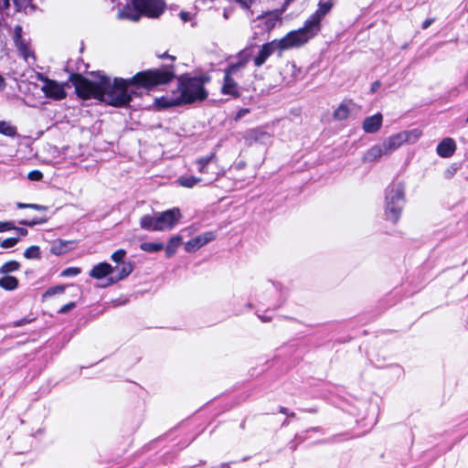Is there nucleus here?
<instances>
[{"label": "nucleus", "mask_w": 468, "mask_h": 468, "mask_svg": "<svg viewBox=\"0 0 468 468\" xmlns=\"http://www.w3.org/2000/svg\"><path fill=\"white\" fill-rule=\"evenodd\" d=\"M173 77V73L168 70L155 69L139 72L129 80H111L101 74L87 79L80 74H74L70 81L78 96L84 100L96 99L112 106L124 107L133 97L142 94L141 89H151L167 83Z\"/></svg>", "instance_id": "1"}, {"label": "nucleus", "mask_w": 468, "mask_h": 468, "mask_svg": "<svg viewBox=\"0 0 468 468\" xmlns=\"http://www.w3.org/2000/svg\"><path fill=\"white\" fill-rule=\"evenodd\" d=\"M208 81L209 78L206 76L183 75L178 79L176 90L156 98L154 104L157 109L162 110L203 101L208 95L205 89V84Z\"/></svg>", "instance_id": "2"}, {"label": "nucleus", "mask_w": 468, "mask_h": 468, "mask_svg": "<svg viewBox=\"0 0 468 468\" xmlns=\"http://www.w3.org/2000/svg\"><path fill=\"white\" fill-rule=\"evenodd\" d=\"M303 45H304L303 42L295 31H290L283 37L262 45L258 55L254 58V64L256 67H261L273 53L278 52L281 55L284 50L299 48Z\"/></svg>", "instance_id": "3"}, {"label": "nucleus", "mask_w": 468, "mask_h": 468, "mask_svg": "<svg viewBox=\"0 0 468 468\" xmlns=\"http://www.w3.org/2000/svg\"><path fill=\"white\" fill-rule=\"evenodd\" d=\"M132 5H127L118 13L119 18L137 21L142 15L149 17H157L165 7L162 0H132Z\"/></svg>", "instance_id": "4"}, {"label": "nucleus", "mask_w": 468, "mask_h": 468, "mask_svg": "<svg viewBox=\"0 0 468 468\" xmlns=\"http://www.w3.org/2000/svg\"><path fill=\"white\" fill-rule=\"evenodd\" d=\"M182 218L179 208H172L154 216L146 215L141 218V228L147 230L165 231L172 229Z\"/></svg>", "instance_id": "5"}, {"label": "nucleus", "mask_w": 468, "mask_h": 468, "mask_svg": "<svg viewBox=\"0 0 468 468\" xmlns=\"http://www.w3.org/2000/svg\"><path fill=\"white\" fill-rule=\"evenodd\" d=\"M405 205V188L401 184L390 187L386 195L385 217L386 219L396 223L402 213Z\"/></svg>", "instance_id": "6"}, {"label": "nucleus", "mask_w": 468, "mask_h": 468, "mask_svg": "<svg viewBox=\"0 0 468 468\" xmlns=\"http://www.w3.org/2000/svg\"><path fill=\"white\" fill-rule=\"evenodd\" d=\"M331 7V3L321 4L319 9L305 22L304 26L298 30H294L303 44H306L317 35L320 31V22Z\"/></svg>", "instance_id": "7"}, {"label": "nucleus", "mask_w": 468, "mask_h": 468, "mask_svg": "<svg viewBox=\"0 0 468 468\" xmlns=\"http://www.w3.org/2000/svg\"><path fill=\"white\" fill-rule=\"evenodd\" d=\"M421 135L422 132L419 129L402 131L388 136L382 142V144L388 154L390 155L393 152H395L403 144H416L420 140Z\"/></svg>", "instance_id": "8"}, {"label": "nucleus", "mask_w": 468, "mask_h": 468, "mask_svg": "<svg viewBox=\"0 0 468 468\" xmlns=\"http://www.w3.org/2000/svg\"><path fill=\"white\" fill-rule=\"evenodd\" d=\"M249 58L250 55L245 53L242 55V58L240 59V61L231 65L228 69L221 87L222 94L229 95L233 98H236L239 95V85L236 80L234 79V76L239 71L240 69H242L245 66Z\"/></svg>", "instance_id": "9"}, {"label": "nucleus", "mask_w": 468, "mask_h": 468, "mask_svg": "<svg viewBox=\"0 0 468 468\" xmlns=\"http://www.w3.org/2000/svg\"><path fill=\"white\" fill-rule=\"evenodd\" d=\"M36 76L41 82L40 84H36V86L40 88L47 98L52 100H62L66 97L64 84L44 78L39 73H37Z\"/></svg>", "instance_id": "10"}, {"label": "nucleus", "mask_w": 468, "mask_h": 468, "mask_svg": "<svg viewBox=\"0 0 468 468\" xmlns=\"http://www.w3.org/2000/svg\"><path fill=\"white\" fill-rule=\"evenodd\" d=\"M216 235L212 231L202 233L194 239L187 241L185 245V249L188 252H194L200 249L201 247L205 246L208 242L215 239Z\"/></svg>", "instance_id": "11"}, {"label": "nucleus", "mask_w": 468, "mask_h": 468, "mask_svg": "<svg viewBox=\"0 0 468 468\" xmlns=\"http://www.w3.org/2000/svg\"><path fill=\"white\" fill-rule=\"evenodd\" d=\"M13 41L20 55L25 60H27V58L29 57V49L27 44L23 38V27L20 25H16L14 27Z\"/></svg>", "instance_id": "12"}, {"label": "nucleus", "mask_w": 468, "mask_h": 468, "mask_svg": "<svg viewBox=\"0 0 468 468\" xmlns=\"http://www.w3.org/2000/svg\"><path fill=\"white\" fill-rule=\"evenodd\" d=\"M49 218L50 211L48 207L31 204V227L45 223Z\"/></svg>", "instance_id": "13"}, {"label": "nucleus", "mask_w": 468, "mask_h": 468, "mask_svg": "<svg viewBox=\"0 0 468 468\" xmlns=\"http://www.w3.org/2000/svg\"><path fill=\"white\" fill-rule=\"evenodd\" d=\"M280 16H281V14L279 12L273 11V12H268V13H265L264 15L259 16L257 17V20L260 23L259 26L262 27L263 29H265L267 31H270L280 21V19H281Z\"/></svg>", "instance_id": "14"}, {"label": "nucleus", "mask_w": 468, "mask_h": 468, "mask_svg": "<svg viewBox=\"0 0 468 468\" xmlns=\"http://www.w3.org/2000/svg\"><path fill=\"white\" fill-rule=\"evenodd\" d=\"M383 122V116L381 113H376L372 116L367 117L362 124L363 130L367 133H377Z\"/></svg>", "instance_id": "15"}, {"label": "nucleus", "mask_w": 468, "mask_h": 468, "mask_svg": "<svg viewBox=\"0 0 468 468\" xmlns=\"http://www.w3.org/2000/svg\"><path fill=\"white\" fill-rule=\"evenodd\" d=\"M383 155H388L385 150L383 144H375L369 148L363 156L364 162H375L380 159Z\"/></svg>", "instance_id": "16"}, {"label": "nucleus", "mask_w": 468, "mask_h": 468, "mask_svg": "<svg viewBox=\"0 0 468 468\" xmlns=\"http://www.w3.org/2000/svg\"><path fill=\"white\" fill-rule=\"evenodd\" d=\"M456 149V144L453 139L445 138L437 146V154L441 157L452 156Z\"/></svg>", "instance_id": "17"}, {"label": "nucleus", "mask_w": 468, "mask_h": 468, "mask_svg": "<svg viewBox=\"0 0 468 468\" xmlns=\"http://www.w3.org/2000/svg\"><path fill=\"white\" fill-rule=\"evenodd\" d=\"M75 249V242L72 240L58 239L51 246V252L55 255H63Z\"/></svg>", "instance_id": "18"}, {"label": "nucleus", "mask_w": 468, "mask_h": 468, "mask_svg": "<svg viewBox=\"0 0 468 468\" xmlns=\"http://www.w3.org/2000/svg\"><path fill=\"white\" fill-rule=\"evenodd\" d=\"M113 271V268L107 262H101L96 264L90 271V276L100 280L107 277Z\"/></svg>", "instance_id": "19"}, {"label": "nucleus", "mask_w": 468, "mask_h": 468, "mask_svg": "<svg viewBox=\"0 0 468 468\" xmlns=\"http://www.w3.org/2000/svg\"><path fill=\"white\" fill-rule=\"evenodd\" d=\"M182 243V238L178 235L172 237L166 247H165V254L167 257H172L180 247Z\"/></svg>", "instance_id": "20"}, {"label": "nucleus", "mask_w": 468, "mask_h": 468, "mask_svg": "<svg viewBox=\"0 0 468 468\" xmlns=\"http://www.w3.org/2000/svg\"><path fill=\"white\" fill-rule=\"evenodd\" d=\"M17 286L18 280L14 276L5 275L0 278V287L5 290L12 291L15 290Z\"/></svg>", "instance_id": "21"}, {"label": "nucleus", "mask_w": 468, "mask_h": 468, "mask_svg": "<svg viewBox=\"0 0 468 468\" xmlns=\"http://www.w3.org/2000/svg\"><path fill=\"white\" fill-rule=\"evenodd\" d=\"M202 179L200 177H195L192 176H182L178 177L177 182L183 187L191 188L197 184L200 183Z\"/></svg>", "instance_id": "22"}, {"label": "nucleus", "mask_w": 468, "mask_h": 468, "mask_svg": "<svg viewBox=\"0 0 468 468\" xmlns=\"http://www.w3.org/2000/svg\"><path fill=\"white\" fill-rule=\"evenodd\" d=\"M133 270V264L131 262H122V266L120 268V273L117 279L110 278L109 281L111 283H113L117 281L122 280L126 278L128 275L132 273Z\"/></svg>", "instance_id": "23"}, {"label": "nucleus", "mask_w": 468, "mask_h": 468, "mask_svg": "<svg viewBox=\"0 0 468 468\" xmlns=\"http://www.w3.org/2000/svg\"><path fill=\"white\" fill-rule=\"evenodd\" d=\"M350 113V108L346 103H341L334 112V117L336 120H346Z\"/></svg>", "instance_id": "24"}, {"label": "nucleus", "mask_w": 468, "mask_h": 468, "mask_svg": "<svg viewBox=\"0 0 468 468\" xmlns=\"http://www.w3.org/2000/svg\"><path fill=\"white\" fill-rule=\"evenodd\" d=\"M140 249L147 252H157L164 249V245L161 242H143Z\"/></svg>", "instance_id": "25"}, {"label": "nucleus", "mask_w": 468, "mask_h": 468, "mask_svg": "<svg viewBox=\"0 0 468 468\" xmlns=\"http://www.w3.org/2000/svg\"><path fill=\"white\" fill-rule=\"evenodd\" d=\"M19 268V263L16 261H10L4 263L0 268V272L4 274H7L9 272H13Z\"/></svg>", "instance_id": "26"}, {"label": "nucleus", "mask_w": 468, "mask_h": 468, "mask_svg": "<svg viewBox=\"0 0 468 468\" xmlns=\"http://www.w3.org/2000/svg\"><path fill=\"white\" fill-rule=\"evenodd\" d=\"M64 290H65V286H63V285H58V286L52 287V288L48 289L43 294V300L47 301L55 294H61L64 292Z\"/></svg>", "instance_id": "27"}, {"label": "nucleus", "mask_w": 468, "mask_h": 468, "mask_svg": "<svg viewBox=\"0 0 468 468\" xmlns=\"http://www.w3.org/2000/svg\"><path fill=\"white\" fill-rule=\"evenodd\" d=\"M0 133L6 136H13L16 133V129L6 122L2 121L0 122Z\"/></svg>", "instance_id": "28"}, {"label": "nucleus", "mask_w": 468, "mask_h": 468, "mask_svg": "<svg viewBox=\"0 0 468 468\" xmlns=\"http://www.w3.org/2000/svg\"><path fill=\"white\" fill-rule=\"evenodd\" d=\"M18 238H7L1 241V247L3 249H9L16 245L18 242Z\"/></svg>", "instance_id": "29"}, {"label": "nucleus", "mask_w": 468, "mask_h": 468, "mask_svg": "<svg viewBox=\"0 0 468 468\" xmlns=\"http://www.w3.org/2000/svg\"><path fill=\"white\" fill-rule=\"evenodd\" d=\"M126 256V251L122 249L121 250H116L115 252H113L111 256V259L114 261V262H122V260L124 259V257Z\"/></svg>", "instance_id": "30"}, {"label": "nucleus", "mask_w": 468, "mask_h": 468, "mask_svg": "<svg viewBox=\"0 0 468 468\" xmlns=\"http://www.w3.org/2000/svg\"><path fill=\"white\" fill-rule=\"evenodd\" d=\"M79 273H80V269L77 267H69L64 270L61 272V276L63 277H70V276H77Z\"/></svg>", "instance_id": "31"}, {"label": "nucleus", "mask_w": 468, "mask_h": 468, "mask_svg": "<svg viewBox=\"0 0 468 468\" xmlns=\"http://www.w3.org/2000/svg\"><path fill=\"white\" fill-rule=\"evenodd\" d=\"M13 2L18 11L22 9L26 10L29 7V0H13Z\"/></svg>", "instance_id": "32"}, {"label": "nucleus", "mask_w": 468, "mask_h": 468, "mask_svg": "<svg viewBox=\"0 0 468 468\" xmlns=\"http://www.w3.org/2000/svg\"><path fill=\"white\" fill-rule=\"evenodd\" d=\"M211 160V157H207V158H203V159H200L197 164H198V171L200 173H206L207 172V165L210 162Z\"/></svg>", "instance_id": "33"}, {"label": "nucleus", "mask_w": 468, "mask_h": 468, "mask_svg": "<svg viewBox=\"0 0 468 468\" xmlns=\"http://www.w3.org/2000/svg\"><path fill=\"white\" fill-rule=\"evenodd\" d=\"M15 229V226L12 222H9V221H5V222H2L0 221V232H4V231H7V230H10V229Z\"/></svg>", "instance_id": "34"}, {"label": "nucleus", "mask_w": 468, "mask_h": 468, "mask_svg": "<svg viewBox=\"0 0 468 468\" xmlns=\"http://www.w3.org/2000/svg\"><path fill=\"white\" fill-rule=\"evenodd\" d=\"M75 306V303H69L68 304H65L63 305L60 310H59V313L61 314H65V313H68L69 311H70L72 308H74Z\"/></svg>", "instance_id": "35"}, {"label": "nucleus", "mask_w": 468, "mask_h": 468, "mask_svg": "<svg viewBox=\"0 0 468 468\" xmlns=\"http://www.w3.org/2000/svg\"><path fill=\"white\" fill-rule=\"evenodd\" d=\"M42 178V173L39 171H31V181H38Z\"/></svg>", "instance_id": "36"}, {"label": "nucleus", "mask_w": 468, "mask_h": 468, "mask_svg": "<svg viewBox=\"0 0 468 468\" xmlns=\"http://www.w3.org/2000/svg\"><path fill=\"white\" fill-rule=\"evenodd\" d=\"M242 7L249 8L255 0H236Z\"/></svg>", "instance_id": "37"}, {"label": "nucleus", "mask_w": 468, "mask_h": 468, "mask_svg": "<svg viewBox=\"0 0 468 468\" xmlns=\"http://www.w3.org/2000/svg\"><path fill=\"white\" fill-rule=\"evenodd\" d=\"M40 251L38 247L31 246V259L39 258Z\"/></svg>", "instance_id": "38"}, {"label": "nucleus", "mask_w": 468, "mask_h": 468, "mask_svg": "<svg viewBox=\"0 0 468 468\" xmlns=\"http://www.w3.org/2000/svg\"><path fill=\"white\" fill-rule=\"evenodd\" d=\"M9 0H0V6L4 8L9 7Z\"/></svg>", "instance_id": "39"}, {"label": "nucleus", "mask_w": 468, "mask_h": 468, "mask_svg": "<svg viewBox=\"0 0 468 468\" xmlns=\"http://www.w3.org/2000/svg\"><path fill=\"white\" fill-rule=\"evenodd\" d=\"M181 18L183 21L186 22L190 19L188 13H181Z\"/></svg>", "instance_id": "40"}, {"label": "nucleus", "mask_w": 468, "mask_h": 468, "mask_svg": "<svg viewBox=\"0 0 468 468\" xmlns=\"http://www.w3.org/2000/svg\"><path fill=\"white\" fill-rule=\"evenodd\" d=\"M20 235L26 236L27 234V229L25 228L16 229Z\"/></svg>", "instance_id": "41"}, {"label": "nucleus", "mask_w": 468, "mask_h": 468, "mask_svg": "<svg viewBox=\"0 0 468 468\" xmlns=\"http://www.w3.org/2000/svg\"><path fill=\"white\" fill-rule=\"evenodd\" d=\"M5 87V79L0 75V90H3Z\"/></svg>", "instance_id": "42"}, {"label": "nucleus", "mask_w": 468, "mask_h": 468, "mask_svg": "<svg viewBox=\"0 0 468 468\" xmlns=\"http://www.w3.org/2000/svg\"><path fill=\"white\" fill-rule=\"evenodd\" d=\"M252 133H255V134H258V133H259V134H260V136H261V138H264V137H267V136H268V134H267V133H260V132H258V131H253Z\"/></svg>", "instance_id": "43"}, {"label": "nucleus", "mask_w": 468, "mask_h": 468, "mask_svg": "<svg viewBox=\"0 0 468 468\" xmlns=\"http://www.w3.org/2000/svg\"><path fill=\"white\" fill-rule=\"evenodd\" d=\"M24 257L29 259V247L24 250Z\"/></svg>", "instance_id": "44"}, {"label": "nucleus", "mask_w": 468, "mask_h": 468, "mask_svg": "<svg viewBox=\"0 0 468 468\" xmlns=\"http://www.w3.org/2000/svg\"><path fill=\"white\" fill-rule=\"evenodd\" d=\"M431 24V20H426L423 25H422V27L423 28H427L428 27H430V25Z\"/></svg>", "instance_id": "45"}, {"label": "nucleus", "mask_w": 468, "mask_h": 468, "mask_svg": "<svg viewBox=\"0 0 468 468\" xmlns=\"http://www.w3.org/2000/svg\"><path fill=\"white\" fill-rule=\"evenodd\" d=\"M17 207H29V204L18 203Z\"/></svg>", "instance_id": "46"}, {"label": "nucleus", "mask_w": 468, "mask_h": 468, "mask_svg": "<svg viewBox=\"0 0 468 468\" xmlns=\"http://www.w3.org/2000/svg\"><path fill=\"white\" fill-rule=\"evenodd\" d=\"M22 223H23L24 225H28V226H29V222H28V221H27V220L23 221Z\"/></svg>", "instance_id": "47"}, {"label": "nucleus", "mask_w": 468, "mask_h": 468, "mask_svg": "<svg viewBox=\"0 0 468 468\" xmlns=\"http://www.w3.org/2000/svg\"><path fill=\"white\" fill-rule=\"evenodd\" d=\"M378 83H375V86H374V87H372V90L377 89V86H378Z\"/></svg>", "instance_id": "48"}, {"label": "nucleus", "mask_w": 468, "mask_h": 468, "mask_svg": "<svg viewBox=\"0 0 468 468\" xmlns=\"http://www.w3.org/2000/svg\"><path fill=\"white\" fill-rule=\"evenodd\" d=\"M378 83H375V86H374V87H372V90L377 89V86H378Z\"/></svg>", "instance_id": "49"}, {"label": "nucleus", "mask_w": 468, "mask_h": 468, "mask_svg": "<svg viewBox=\"0 0 468 468\" xmlns=\"http://www.w3.org/2000/svg\"><path fill=\"white\" fill-rule=\"evenodd\" d=\"M378 83H375V86H374V87H372V90L377 89V86H378Z\"/></svg>", "instance_id": "50"}, {"label": "nucleus", "mask_w": 468, "mask_h": 468, "mask_svg": "<svg viewBox=\"0 0 468 468\" xmlns=\"http://www.w3.org/2000/svg\"><path fill=\"white\" fill-rule=\"evenodd\" d=\"M245 112H247V111H242L240 112L239 115L244 114Z\"/></svg>", "instance_id": "51"}, {"label": "nucleus", "mask_w": 468, "mask_h": 468, "mask_svg": "<svg viewBox=\"0 0 468 468\" xmlns=\"http://www.w3.org/2000/svg\"><path fill=\"white\" fill-rule=\"evenodd\" d=\"M224 17L228 18V14L226 12L224 13Z\"/></svg>", "instance_id": "52"}, {"label": "nucleus", "mask_w": 468, "mask_h": 468, "mask_svg": "<svg viewBox=\"0 0 468 468\" xmlns=\"http://www.w3.org/2000/svg\"><path fill=\"white\" fill-rule=\"evenodd\" d=\"M467 11H468V6H467Z\"/></svg>", "instance_id": "53"}]
</instances>
